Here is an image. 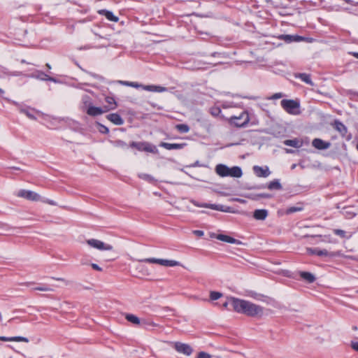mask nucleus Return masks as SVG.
<instances>
[{"label":"nucleus","instance_id":"f257e3e1","mask_svg":"<svg viewBox=\"0 0 358 358\" xmlns=\"http://www.w3.org/2000/svg\"><path fill=\"white\" fill-rule=\"evenodd\" d=\"M18 197L24 198L29 201H41L52 206H56L57 203L48 199H43L38 194L31 190L20 189L16 194Z\"/></svg>","mask_w":358,"mask_h":358},{"label":"nucleus","instance_id":"f03ea898","mask_svg":"<svg viewBox=\"0 0 358 358\" xmlns=\"http://www.w3.org/2000/svg\"><path fill=\"white\" fill-rule=\"evenodd\" d=\"M250 121L249 114L247 111H242L238 115H233L229 118L228 122L231 125L237 127H243L248 124Z\"/></svg>","mask_w":358,"mask_h":358},{"label":"nucleus","instance_id":"7ed1b4c3","mask_svg":"<svg viewBox=\"0 0 358 358\" xmlns=\"http://www.w3.org/2000/svg\"><path fill=\"white\" fill-rule=\"evenodd\" d=\"M282 108L289 114L299 115V103L292 99H283L280 102Z\"/></svg>","mask_w":358,"mask_h":358},{"label":"nucleus","instance_id":"20e7f679","mask_svg":"<svg viewBox=\"0 0 358 358\" xmlns=\"http://www.w3.org/2000/svg\"><path fill=\"white\" fill-rule=\"evenodd\" d=\"M229 302L232 305L233 308L236 312L245 315L251 303L250 301L234 297H231L229 299Z\"/></svg>","mask_w":358,"mask_h":358},{"label":"nucleus","instance_id":"39448f33","mask_svg":"<svg viewBox=\"0 0 358 358\" xmlns=\"http://www.w3.org/2000/svg\"><path fill=\"white\" fill-rule=\"evenodd\" d=\"M141 262H146L150 264H158L164 266H179L180 262L175 260H168V259H157V258H146L139 260Z\"/></svg>","mask_w":358,"mask_h":358},{"label":"nucleus","instance_id":"423d86ee","mask_svg":"<svg viewBox=\"0 0 358 358\" xmlns=\"http://www.w3.org/2000/svg\"><path fill=\"white\" fill-rule=\"evenodd\" d=\"M86 242L88 245L99 250H112L113 249L111 245L98 239L91 238L87 240Z\"/></svg>","mask_w":358,"mask_h":358},{"label":"nucleus","instance_id":"0eeeda50","mask_svg":"<svg viewBox=\"0 0 358 358\" xmlns=\"http://www.w3.org/2000/svg\"><path fill=\"white\" fill-rule=\"evenodd\" d=\"M192 203L197 206V207H203V208H208L213 210L221 211V212H226V213H231L233 212L231 210V208L227 206L223 205H219V204H210V203H202L200 204L197 203L196 201H192Z\"/></svg>","mask_w":358,"mask_h":358},{"label":"nucleus","instance_id":"6e6552de","mask_svg":"<svg viewBox=\"0 0 358 358\" xmlns=\"http://www.w3.org/2000/svg\"><path fill=\"white\" fill-rule=\"evenodd\" d=\"M192 203L197 206V207H203V208H208L213 210L221 211V212H226V213H231L233 212L231 210V208L227 206L223 205H219V204H210V203H202L200 204L197 203L196 201H192Z\"/></svg>","mask_w":358,"mask_h":358},{"label":"nucleus","instance_id":"1a4fd4ad","mask_svg":"<svg viewBox=\"0 0 358 358\" xmlns=\"http://www.w3.org/2000/svg\"><path fill=\"white\" fill-rule=\"evenodd\" d=\"M130 146L132 148H136L138 150H143L151 153H157V149L155 146L151 145L149 143H136V142H132L130 144Z\"/></svg>","mask_w":358,"mask_h":358},{"label":"nucleus","instance_id":"9d476101","mask_svg":"<svg viewBox=\"0 0 358 358\" xmlns=\"http://www.w3.org/2000/svg\"><path fill=\"white\" fill-rule=\"evenodd\" d=\"M171 343L174 349L179 353L189 356L193 352L192 347L188 344L182 343L180 342H175Z\"/></svg>","mask_w":358,"mask_h":358},{"label":"nucleus","instance_id":"9b49d317","mask_svg":"<svg viewBox=\"0 0 358 358\" xmlns=\"http://www.w3.org/2000/svg\"><path fill=\"white\" fill-rule=\"evenodd\" d=\"M263 310L262 306L251 302L245 315L250 317L261 316L263 314Z\"/></svg>","mask_w":358,"mask_h":358},{"label":"nucleus","instance_id":"f8f14e48","mask_svg":"<svg viewBox=\"0 0 358 358\" xmlns=\"http://www.w3.org/2000/svg\"><path fill=\"white\" fill-rule=\"evenodd\" d=\"M86 113L87 115H89L90 116L94 117V116L101 115L106 112L105 111V109L103 107V108L96 107V106H92V103H89L88 108L86 110Z\"/></svg>","mask_w":358,"mask_h":358},{"label":"nucleus","instance_id":"ddd939ff","mask_svg":"<svg viewBox=\"0 0 358 358\" xmlns=\"http://www.w3.org/2000/svg\"><path fill=\"white\" fill-rule=\"evenodd\" d=\"M253 171L257 176L264 178L268 177L271 173L268 166L262 167L259 166H255L253 167Z\"/></svg>","mask_w":358,"mask_h":358},{"label":"nucleus","instance_id":"4468645a","mask_svg":"<svg viewBox=\"0 0 358 358\" xmlns=\"http://www.w3.org/2000/svg\"><path fill=\"white\" fill-rule=\"evenodd\" d=\"M31 78H36L41 80H50L54 83H57V80L52 77H50L48 75L45 74L43 71H36L35 73H33L29 76Z\"/></svg>","mask_w":358,"mask_h":358},{"label":"nucleus","instance_id":"2eb2a0df","mask_svg":"<svg viewBox=\"0 0 358 358\" xmlns=\"http://www.w3.org/2000/svg\"><path fill=\"white\" fill-rule=\"evenodd\" d=\"M312 145L318 150H325L330 147L331 143L329 142L324 141L320 138H315L312 142Z\"/></svg>","mask_w":358,"mask_h":358},{"label":"nucleus","instance_id":"dca6fc26","mask_svg":"<svg viewBox=\"0 0 358 358\" xmlns=\"http://www.w3.org/2000/svg\"><path fill=\"white\" fill-rule=\"evenodd\" d=\"M106 118L115 125H122L124 124V120L117 113H111L106 116Z\"/></svg>","mask_w":358,"mask_h":358},{"label":"nucleus","instance_id":"f3484780","mask_svg":"<svg viewBox=\"0 0 358 358\" xmlns=\"http://www.w3.org/2000/svg\"><path fill=\"white\" fill-rule=\"evenodd\" d=\"M216 238L219 241L227 242L229 243H232V244L240 245L241 243V242L240 241L235 239L231 236L224 235V234H218L216 236Z\"/></svg>","mask_w":358,"mask_h":358},{"label":"nucleus","instance_id":"a211bd4d","mask_svg":"<svg viewBox=\"0 0 358 358\" xmlns=\"http://www.w3.org/2000/svg\"><path fill=\"white\" fill-rule=\"evenodd\" d=\"M185 144L182 143H169L162 142L159 144L160 147H162L166 150H179L183 148Z\"/></svg>","mask_w":358,"mask_h":358},{"label":"nucleus","instance_id":"6ab92c4d","mask_svg":"<svg viewBox=\"0 0 358 358\" xmlns=\"http://www.w3.org/2000/svg\"><path fill=\"white\" fill-rule=\"evenodd\" d=\"M106 102L108 103V106H104V109L106 112H108L111 110H114L117 107V103L115 99L112 96H106L105 98Z\"/></svg>","mask_w":358,"mask_h":358},{"label":"nucleus","instance_id":"aec40b11","mask_svg":"<svg viewBox=\"0 0 358 358\" xmlns=\"http://www.w3.org/2000/svg\"><path fill=\"white\" fill-rule=\"evenodd\" d=\"M227 173V176L234 178H241L243 175L242 170L238 166H233L232 168H229V171Z\"/></svg>","mask_w":358,"mask_h":358},{"label":"nucleus","instance_id":"412c9836","mask_svg":"<svg viewBox=\"0 0 358 358\" xmlns=\"http://www.w3.org/2000/svg\"><path fill=\"white\" fill-rule=\"evenodd\" d=\"M268 215V211L265 209L255 210L254 212V217L257 220H264Z\"/></svg>","mask_w":358,"mask_h":358},{"label":"nucleus","instance_id":"4be33fe9","mask_svg":"<svg viewBox=\"0 0 358 358\" xmlns=\"http://www.w3.org/2000/svg\"><path fill=\"white\" fill-rule=\"evenodd\" d=\"M0 341H17V342H25L28 343L29 340L27 338L22 336H14V337H6L0 336Z\"/></svg>","mask_w":358,"mask_h":358},{"label":"nucleus","instance_id":"5701e85b","mask_svg":"<svg viewBox=\"0 0 358 358\" xmlns=\"http://www.w3.org/2000/svg\"><path fill=\"white\" fill-rule=\"evenodd\" d=\"M216 173L222 177L227 176L229 171V167L224 164H218L215 167Z\"/></svg>","mask_w":358,"mask_h":358},{"label":"nucleus","instance_id":"b1692460","mask_svg":"<svg viewBox=\"0 0 358 358\" xmlns=\"http://www.w3.org/2000/svg\"><path fill=\"white\" fill-rule=\"evenodd\" d=\"M99 13L104 15L110 21L117 22L119 20V18L117 16H115L111 11L107 10H100Z\"/></svg>","mask_w":358,"mask_h":358},{"label":"nucleus","instance_id":"393cba45","mask_svg":"<svg viewBox=\"0 0 358 358\" xmlns=\"http://www.w3.org/2000/svg\"><path fill=\"white\" fill-rule=\"evenodd\" d=\"M284 144L285 145L296 148H301L303 145L302 141L297 138L285 140L284 141Z\"/></svg>","mask_w":358,"mask_h":358},{"label":"nucleus","instance_id":"a878e982","mask_svg":"<svg viewBox=\"0 0 358 358\" xmlns=\"http://www.w3.org/2000/svg\"><path fill=\"white\" fill-rule=\"evenodd\" d=\"M300 276L309 283L313 282L315 280L314 275L309 272L302 271L300 273Z\"/></svg>","mask_w":358,"mask_h":358},{"label":"nucleus","instance_id":"bb28decb","mask_svg":"<svg viewBox=\"0 0 358 358\" xmlns=\"http://www.w3.org/2000/svg\"><path fill=\"white\" fill-rule=\"evenodd\" d=\"M267 187L269 189H282V185L279 181V180L276 179V180H274L273 181H271L268 185H267Z\"/></svg>","mask_w":358,"mask_h":358},{"label":"nucleus","instance_id":"cd10ccee","mask_svg":"<svg viewBox=\"0 0 358 358\" xmlns=\"http://www.w3.org/2000/svg\"><path fill=\"white\" fill-rule=\"evenodd\" d=\"M125 318L127 321L134 324L139 325L141 324L140 319L133 314H126Z\"/></svg>","mask_w":358,"mask_h":358},{"label":"nucleus","instance_id":"c85d7f7f","mask_svg":"<svg viewBox=\"0 0 358 358\" xmlns=\"http://www.w3.org/2000/svg\"><path fill=\"white\" fill-rule=\"evenodd\" d=\"M296 77L299 78L302 81L307 84H309L312 86L313 85L310 75L307 73H299L297 76H296Z\"/></svg>","mask_w":358,"mask_h":358},{"label":"nucleus","instance_id":"c756f323","mask_svg":"<svg viewBox=\"0 0 358 358\" xmlns=\"http://www.w3.org/2000/svg\"><path fill=\"white\" fill-rule=\"evenodd\" d=\"M280 38L283 39L285 42L290 43L292 41H299L301 39L300 36L292 35H282Z\"/></svg>","mask_w":358,"mask_h":358},{"label":"nucleus","instance_id":"7c9ffc66","mask_svg":"<svg viewBox=\"0 0 358 358\" xmlns=\"http://www.w3.org/2000/svg\"><path fill=\"white\" fill-rule=\"evenodd\" d=\"M335 128L343 135H344L347 132L346 127L341 122H338V121L335 122Z\"/></svg>","mask_w":358,"mask_h":358},{"label":"nucleus","instance_id":"2f4dec72","mask_svg":"<svg viewBox=\"0 0 358 358\" xmlns=\"http://www.w3.org/2000/svg\"><path fill=\"white\" fill-rule=\"evenodd\" d=\"M176 129L180 133L185 134L189 131V127L185 124H179L176 125Z\"/></svg>","mask_w":358,"mask_h":358},{"label":"nucleus","instance_id":"473e14b6","mask_svg":"<svg viewBox=\"0 0 358 358\" xmlns=\"http://www.w3.org/2000/svg\"><path fill=\"white\" fill-rule=\"evenodd\" d=\"M2 73L6 76H20L22 75L21 71H10L6 69L2 71Z\"/></svg>","mask_w":358,"mask_h":358},{"label":"nucleus","instance_id":"72a5a7b5","mask_svg":"<svg viewBox=\"0 0 358 358\" xmlns=\"http://www.w3.org/2000/svg\"><path fill=\"white\" fill-rule=\"evenodd\" d=\"M302 210H303V207L301 206H292V207L288 208L286 210V213L292 214V213H294L296 212L301 211Z\"/></svg>","mask_w":358,"mask_h":358},{"label":"nucleus","instance_id":"f704fd0d","mask_svg":"<svg viewBox=\"0 0 358 358\" xmlns=\"http://www.w3.org/2000/svg\"><path fill=\"white\" fill-rule=\"evenodd\" d=\"M316 255L320 256V257H322V256L327 257V256H334V254L329 252L325 249L320 250V249L317 248V255Z\"/></svg>","mask_w":358,"mask_h":358},{"label":"nucleus","instance_id":"c9c22d12","mask_svg":"<svg viewBox=\"0 0 358 358\" xmlns=\"http://www.w3.org/2000/svg\"><path fill=\"white\" fill-rule=\"evenodd\" d=\"M334 233L337 235V236H339L342 238H350L351 237V235H350L349 236H346V232L342 229H334Z\"/></svg>","mask_w":358,"mask_h":358},{"label":"nucleus","instance_id":"e433bc0d","mask_svg":"<svg viewBox=\"0 0 358 358\" xmlns=\"http://www.w3.org/2000/svg\"><path fill=\"white\" fill-rule=\"evenodd\" d=\"M222 296V293L218 292H210V297L211 300H217Z\"/></svg>","mask_w":358,"mask_h":358},{"label":"nucleus","instance_id":"4c0bfd02","mask_svg":"<svg viewBox=\"0 0 358 358\" xmlns=\"http://www.w3.org/2000/svg\"><path fill=\"white\" fill-rule=\"evenodd\" d=\"M113 145L115 147H120V148H124L127 147V143L125 142H124L123 141H121V140L115 141L113 142Z\"/></svg>","mask_w":358,"mask_h":358},{"label":"nucleus","instance_id":"58836bf2","mask_svg":"<svg viewBox=\"0 0 358 358\" xmlns=\"http://www.w3.org/2000/svg\"><path fill=\"white\" fill-rule=\"evenodd\" d=\"M139 178L143 179V180H147V181H149V182H152L153 180V178L148 175V174H145V173H140L138 175Z\"/></svg>","mask_w":358,"mask_h":358},{"label":"nucleus","instance_id":"ea45409f","mask_svg":"<svg viewBox=\"0 0 358 358\" xmlns=\"http://www.w3.org/2000/svg\"><path fill=\"white\" fill-rule=\"evenodd\" d=\"M20 113L25 114L31 120H35L36 117L31 114L27 109L22 108L20 109Z\"/></svg>","mask_w":358,"mask_h":358},{"label":"nucleus","instance_id":"a19ab883","mask_svg":"<svg viewBox=\"0 0 358 358\" xmlns=\"http://www.w3.org/2000/svg\"><path fill=\"white\" fill-rule=\"evenodd\" d=\"M348 94L350 96L351 99L358 101V92L350 90L348 92Z\"/></svg>","mask_w":358,"mask_h":358},{"label":"nucleus","instance_id":"79ce46f5","mask_svg":"<svg viewBox=\"0 0 358 358\" xmlns=\"http://www.w3.org/2000/svg\"><path fill=\"white\" fill-rule=\"evenodd\" d=\"M34 290L43 291V292H48L52 291V289L47 286H40L37 287L33 288Z\"/></svg>","mask_w":358,"mask_h":358},{"label":"nucleus","instance_id":"37998d69","mask_svg":"<svg viewBox=\"0 0 358 358\" xmlns=\"http://www.w3.org/2000/svg\"><path fill=\"white\" fill-rule=\"evenodd\" d=\"M99 131L101 133H103V134H108L109 132V129L108 127H106V126L103 125V124H99Z\"/></svg>","mask_w":358,"mask_h":358},{"label":"nucleus","instance_id":"c03bdc74","mask_svg":"<svg viewBox=\"0 0 358 358\" xmlns=\"http://www.w3.org/2000/svg\"><path fill=\"white\" fill-rule=\"evenodd\" d=\"M83 102L84 107L87 109L88 108L89 103H91L90 97L87 96H84L83 98Z\"/></svg>","mask_w":358,"mask_h":358},{"label":"nucleus","instance_id":"a18cd8bd","mask_svg":"<svg viewBox=\"0 0 358 358\" xmlns=\"http://www.w3.org/2000/svg\"><path fill=\"white\" fill-rule=\"evenodd\" d=\"M221 112V110L219 108H213L210 110V113L213 116L218 115Z\"/></svg>","mask_w":358,"mask_h":358},{"label":"nucleus","instance_id":"49530a36","mask_svg":"<svg viewBox=\"0 0 358 358\" xmlns=\"http://www.w3.org/2000/svg\"><path fill=\"white\" fill-rule=\"evenodd\" d=\"M197 358H211V357L206 352H200L197 355Z\"/></svg>","mask_w":358,"mask_h":358},{"label":"nucleus","instance_id":"de8ad7c7","mask_svg":"<svg viewBox=\"0 0 358 358\" xmlns=\"http://www.w3.org/2000/svg\"><path fill=\"white\" fill-rule=\"evenodd\" d=\"M155 85H143L142 88L146 91L155 92Z\"/></svg>","mask_w":358,"mask_h":358},{"label":"nucleus","instance_id":"09e8293b","mask_svg":"<svg viewBox=\"0 0 358 358\" xmlns=\"http://www.w3.org/2000/svg\"><path fill=\"white\" fill-rule=\"evenodd\" d=\"M271 195L269 194H266V193H262V194H257L256 196V197L255 198V199H258L259 198H271Z\"/></svg>","mask_w":358,"mask_h":358},{"label":"nucleus","instance_id":"8fccbe9b","mask_svg":"<svg viewBox=\"0 0 358 358\" xmlns=\"http://www.w3.org/2000/svg\"><path fill=\"white\" fill-rule=\"evenodd\" d=\"M166 90H167V89L166 87H164L155 85V92H166Z\"/></svg>","mask_w":358,"mask_h":358},{"label":"nucleus","instance_id":"3c124183","mask_svg":"<svg viewBox=\"0 0 358 358\" xmlns=\"http://www.w3.org/2000/svg\"><path fill=\"white\" fill-rule=\"evenodd\" d=\"M306 251L309 255H317V248H306Z\"/></svg>","mask_w":358,"mask_h":358},{"label":"nucleus","instance_id":"603ef678","mask_svg":"<svg viewBox=\"0 0 358 358\" xmlns=\"http://www.w3.org/2000/svg\"><path fill=\"white\" fill-rule=\"evenodd\" d=\"M283 96V94L280 92H278V93H275L274 94L272 95L271 96V99H280Z\"/></svg>","mask_w":358,"mask_h":358},{"label":"nucleus","instance_id":"864d4df0","mask_svg":"<svg viewBox=\"0 0 358 358\" xmlns=\"http://www.w3.org/2000/svg\"><path fill=\"white\" fill-rule=\"evenodd\" d=\"M142 86H143V85L139 84L138 83H135V82H131V84H129V87H132L134 88H140V87L142 88Z\"/></svg>","mask_w":358,"mask_h":358},{"label":"nucleus","instance_id":"5fc2aeb1","mask_svg":"<svg viewBox=\"0 0 358 358\" xmlns=\"http://www.w3.org/2000/svg\"><path fill=\"white\" fill-rule=\"evenodd\" d=\"M351 347L354 350L358 352V342H352Z\"/></svg>","mask_w":358,"mask_h":358},{"label":"nucleus","instance_id":"6e6d98bb","mask_svg":"<svg viewBox=\"0 0 358 358\" xmlns=\"http://www.w3.org/2000/svg\"><path fill=\"white\" fill-rule=\"evenodd\" d=\"M91 266L92 267L93 269H94L96 271H102V268L99 265H97L96 264H92Z\"/></svg>","mask_w":358,"mask_h":358},{"label":"nucleus","instance_id":"4d7b16f0","mask_svg":"<svg viewBox=\"0 0 358 358\" xmlns=\"http://www.w3.org/2000/svg\"><path fill=\"white\" fill-rule=\"evenodd\" d=\"M194 234H195L196 236H203L204 233L203 231H201V230H194L193 231Z\"/></svg>","mask_w":358,"mask_h":358},{"label":"nucleus","instance_id":"13d9d810","mask_svg":"<svg viewBox=\"0 0 358 358\" xmlns=\"http://www.w3.org/2000/svg\"><path fill=\"white\" fill-rule=\"evenodd\" d=\"M131 82H129V81H120V83H121L122 85H125V86H129V84H131Z\"/></svg>","mask_w":358,"mask_h":358},{"label":"nucleus","instance_id":"bf43d9fd","mask_svg":"<svg viewBox=\"0 0 358 358\" xmlns=\"http://www.w3.org/2000/svg\"><path fill=\"white\" fill-rule=\"evenodd\" d=\"M234 201H238L240 203H245V201L243 200V199H234Z\"/></svg>","mask_w":358,"mask_h":358},{"label":"nucleus","instance_id":"052dcab7","mask_svg":"<svg viewBox=\"0 0 358 358\" xmlns=\"http://www.w3.org/2000/svg\"><path fill=\"white\" fill-rule=\"evenodd\" d=\"M350 54L352 55L357 59H358V52H351Z\"/></svg>","mask_w":358,"mask_h":358},{"label":"nucleus","instance_id":"680f3d73","mask_svg":"<svg viewBox=\"0 0 358 358\" xmlns=\"http://www.w3.org/2000/svg\"><path fill=\"white\" fill-rule=\"evenodd\" d=\"M4 93H5L4 90H2L1 88H0V96H3Z\"/></svg>","mask_w":358,"mask_h":358},{"label":"nucleus","instance_id":"e2e57ef3","mask_svg":"<svg viewBox=\"0 0 358 358\" xmlns=\"http://www.w3.org/2000/svg\"><path fill=\"white\" fill-rule=\"evenodd\" d=\"M228 303H229V302H227H227H225V303H224L222 304L223 308H226L227 307V306H228Z\"/></svg>","mask_w":358,"mask_h":358},{"label":"nucleus","instance_id":"0e129e2a","mask_svg":"<svg viewBox=\"0 0 358 358\" xmlns=\"http://www.w3.org/2000/svg\"><path fill=\"white\" fill-rule=\"evenodd\" d=\"M56 280H59V281H64V280L63 278H56Z\"/></svg>","mask_w":358,"mask_h":358},{"label":"nucleus","instance_id":"69168bd1","mask_svg":"<svg viewBox=\"0 0 358 358\" xmlns=\"http://www.w3.org/2000/svg\"><path fill=\"white\" fill-rule=\"evenodd\" d=\"M46 66L48 69H51V66L49 64H46Z\"/></svg>","mask_w":358,"mask_h":358},{"label":"nucleus","instance_id":"338daca9","mask_svg":"<svg viewBox=\"0 0 358 358\" xmlns=\"http://www.w3.org/2000/svg\"><path fill=\"white\" fill-rule=\"evenodd\" d=\"M12 169H13L15 170H20V168H17V167H12Z\"/></svg>","mask_w":358,"mask_h":358},{"label":"nucleus","instance_id":"774afa93","mask_svg":"<svg viewBox=\"0 0 358 358\" xmlns=\"http://www.w3.org/2000/svg\"><path fill=\"white\" fill-rule=\"evenodd\" d=\"M352 329H353L354 330H357V327L356 326L353 327H352Z\"/></svg>","mask_w":358,"mask_h":358}]
</instances>
